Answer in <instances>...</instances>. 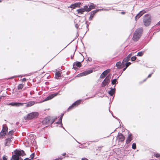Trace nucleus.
I'll use <instances>...</instances> for the list:
<instances>
[{
	"instance_id": "1",
	"label": "nucleus",
	"mask_w": 160,
	"mask_h": 160,
	"mask_svg": "<svg viewBox=\"0 0 160 160\" xmlns=\"http://www.w3.org/2000/svg\"><path fill=\"white\" fill-rule=\"evenodd\" d=\"M142 31V28H139L135 32L132 38L133 40L134 41H137L138 40L141 36Z\"/></svg>"
},
{
	"instance_id": "2",
	"label": "nucleus",
	"mask_w": 160,
	"mask_h": 160,
	"mask_svg": "<svg viewBox=\"0 0 160 160\" xmlns=\"http://www.w3.org/2000/svg\"><path fill=\"white\" fill-rule=\"evenodd\" d=\"M151 22V16L149 15H146L144 16L143 23L145 26H149Z\"/></svg>"
},
{
	"instance_id": "3",
	"label": "nucleus",
	"mask_w": 160,
	"mask_h": 160,
	"mask_svg": "<svg viewBox=\"0 0 160 160\" xmlns=\"http://www.w3.org/2000/svg\"><path fill=\"white\" fill-rule=\"evenodd\" d=\"M38 116V113L37 112H32L28 115L27 118L28 119H31L37 117Z\"/></svg>"
},
{
	"instance_id": "4",
	"label": "nucleus",
	"mask_w": 160,
	"mask_h": 160,
	"mask_svg": "<svg viewBox=\"0 0 160 160\" xmlns=\"http://www.w3.org/2000/svg\"><path fill=\"white\" fill-rule=\"evenodd\" d=\"M8 128L6 127H3L0 133V138H2L4 136L8 131Z\"/></svg>"
},
{
	"instance_id": "5",
	"label": "nucleus",
	"mask_w": 160,
	"mask_h": 160,
	"mask_svg": "<svg viewBox=\"0 0 160 160\" xmlns=\"http://www.w3.org/2000/svg\"><path fill=\"white\" fill-rule=\"evenodd\" d=\"M81 102V100H79L75 102H74L72 105L70 106L68 108V110L69 111L71 110L72 108L74 107L78 106L79 105Z\"/></svg>"
},
{
	"instance_id": "6",
	"label": "nucleus",
	"mask_w": 160,
	"mask_h": 160,
	"mask_svg": "<svg viewBox=\"0 0 160 160\" xmlns=\"http://www.w3.org/2000/svg\"><path fill=\"white\" fill-rule=\"evenodd\" d=\"M93 72L92 70H88L85 71L78 75V77H82L89 74Z\"/></svg>"
},
{
	"instance_id": "7",
	"label": "nucleus",
	"mask_w": 160,
	"mask_h": 160,
	"mask_svg": "<svg viewBox=\"0 0 160 160\" xmlns=\"http://www.w3.org/2000/svg\"><path fill=\"white\" fill-rule=\"evenodd\" d=\"M24 103H20V102H9L7 104V105H11L12 106H20L23 105Z\"/></svg>"
},
{
	"instance_id": "8",
	"label": "nucleus",
	"mask_w": 160,
	"mask_h": 160,
	"mask_svg": "<svg viewBox=\"0 0 160 160\" xmlns=\"http://www.w3.org/2000/svg\"><path fill=\"white\" fill-rule=\"evenodd\" d=\"M58 94V93H53L51 94V95H49V96H48V97H47L44 100V101H46L47 100H50L54 97H55Z\"/></svg>"
},
{
	"instance_id": "9",
	"label": "nucleus",
	"mask_w": 160,
	"mask_h": 160,
	"mask_svg": "<svg viewBox=\"0 0 160 160\" xmlns=\"http://www.w3.org/2000/svg\"><path fill=\"white\" fill-rule=\"evenodd\" d=\"M12 138V137H10L6 139L5 142V146H9L10 145Z\"/></svg>"
},
{
	"instance_id": "10",
	"label": "nucleus",
	"mask_w": 160,
	"mask_h": 160,
	"mask_svg": "<svg viewBox=\"0 0 160 160\" xmlns=\"http://www.w3.org/2000/svg\"><path fill=\"white\" fill-rule=\"evenodd\" d=\"M134 54L133 52H132L131 53L129 54L126 58H124L122 61V63L124 65V62H127L128 61L130 60V58L131 56Z\"/></svg>"
},
{
	"instance_id": "11",
	"label": "nucleus",
	"mask_w": 160,
	"mask_h": 160,
	"mask_svg": "<svg viewBox=\"0 0 160 160\" xmlns=\"http://www.w3.org/2000/svg\"><path fill=\"white\" fill-rule=\"evenodd\" d=\"M117 139L118 142H123L124 140V137L121 133L119 134L117 136Z\"/></svg>"
},
{
	"instance_id": "12",
	"label": "nucleus",
	"mask_w": 160,
	"mask_h": 160,
	"mask_svg": "<svg viewBox=\"0 0 160 160\" xmlns=\"http://www.w3.org/2000/svg\"><path fill=\"white\" fill-rule=\"evenodd\" d=\"M110 70L108 69L104 71L101 75L100 77L101 78H104L110 72Z\"/></svg>"
},
{
	"instance_id": "13",
	"label": "nucleus",
	"mask_w": 160,
	"mask_h": 160,
	"mask_svg": "<svg viewBox=\"0 0 160 160\" xmlns=\"http://www.w3.org/2000/svg\"><path fill=\"white\" fill-rule=\"evenodd\" d=\"M15 154L18 156L19 157L20 156H23L25 155V153L23 150H17L15 152Z\"/></svg>"
},
{
	"instance_id": "14",
	"label": "nucleus",
	"mask_w": 160,
	"mask_h": 160,
	"mask_svg": "<svg viewBox=\"0 0 160 160\" xmlns=\"http://www.w3.org/2000/svg\"><path fill=\"white\" fill-rule=\"evenodd\" d=\"M80 4L81 3L79 2L75 3L74 4L71 5L70 7L71 8H72L73 9L75 8L76 7H80Z\"/></svg>"
},
{
	"instance_id": "15",
	"label": "nucleus",
	"mask_w": 160,
	"mask_h": 160,
	"mask_svg": "<svg viewBox=\"0 0 160 160\" xmlns=\"http://www.w3.org/2000/svg\"><path fill=\"white\" fill-rule=\"evenodd\" d=\"M97 12V11H93L91 12V15L89 18V20H92L94 16V14Z\"/></svg>"
},
{
	"instance_id": "16",
	"label": "nucleus",
	"mask_w": 160,
	"mask_h": 160,
	"mask_svg": "<svg viewBox=\"0 0 160 160\" xmlns=\"http://www.w3.org/2000/svg\"><path fill=\"white\" fill-rule=\"evenodd\" d=\"M50 122V120L48 118H45L42 121L43 124H48Z\"/></svg>"
},
{
	"instance_id": "17",
	"label": "nucleus",
	"mask_w": 160,
	"mask_h": 160,
	"mask_svg": "<svg viewBox=\"0 0 160 160\" xmlns=\"http://www.w3.org/2000/svg\"><path fill=\"white\" fill-rule=\"evenodd\" d=\"M80 20L78 19H76L74 20V23H76L75 27L77 28H78L79 25V24L78 23L80 22Z\"/></svg>"
},
{
	"instance_id": "18",
	"label": "nucleus",
	"mask_w": 160,
	"mask_h": 160,
	"mask_svg": "<svg viewBox=\"0 0 160 160\" xmlns=\"http://www.w3.org/2000/svg\"><path fill=\"white\" fill-rule=\"evenodd\" d=\"M26 106L27 107H29L31 106H32L33 105L35 104V102L33 101H31L28 102V103H26Z\"/></svg>"
},
{
	"instance_id": "19",
	"label": "nucleus",
	"mask_w": 160,
	"mask_h": 160,
	"mask_svg": "<svg viewBox=\"0 0 160 160\" xmlns=\"http://www.w3.org/2000/svg\"><path fill=\"white\" fill-rule=\"evenodd\" d=\"M109 82L106 81L104 80L102 82L101 85L102 87H105L106 85H108Z\"/></svg>"
},
{
	"instance_id": "20",
	"label": "nucleus",
	"mask_w": 160,
	"mask_h": 160,
	"mask_svg": "<svg viewBox=\"0 0 160 160\" xmlns=\"http://www.w3.org/2000/svg\"><path fill=\"white\" fill-rule=\"evenodd\" d=\"M115 93V89L111 88L110 91L108 92V93L111 96H112Z\"/></svg>"
},
{
	"instance_id": "21",
	"label": "nucleus",
	"mask_w": 160,
	"mask_h": 160,
	"mask_svg": "<svg viewBox=\"0 0 160 160\" xmlns=\"http://www.w3.org/2000/svg\"><path fill=\"white\" fill-rule=\"evenodd\" d=\"M77 11L78 13H80L81 14H82L84 12H85L83 8L77 9Z\"/></svg>"
},
{
	"instance_id": "22",
	"label": "nucleus",
	"mask_w": 160,
	"mask_h": 160,
	"mask_svg": "<svg viewBox=\"0 0 160 160\" xmlns=\"http://www.w3.org/2000/svg\"><path fill=\"white\" fill-rule=\"evenodd\" d=\"M132 139L131 138V135H129L128 137L127 138V139L126 140V142L127 143H129L132 140Z\"/></svg>"
},
{
	"instance_id": "23",
	"label": "nucleus",
	"mask_w": 160,
	"mask_h": 160,
	"mask_svg": "<svg viewBox=\"0 0 160 160\" xmlns=\"http://www.w3.org/2000/svg\"><path fill=\"white\" fill-rule=\"evenodd\" d=\"M83 8L85 12H89L90 11V9L89 8V7L88 6H84L83 7Z\"/></svg>"
},
{
	"instance_id": "24",
	"label": "nucleus",
	"mask_w": 160,
	"mask_h": 160,
	"mask_svg": "<svg viewBox=\"0 0 160 160\" xmlns=\"http://www.w3.org/2000/svg\"><path fill=\"white\" fill-rule=\"evenodd\" d=\"M122 64L120 62H118L116 63V66L118 68H121Z\"/></svg>"
},
{
	"instance_id": "25",
	"label": "nucleus",
	"mask_w": 160,
	"mask_h": 160,
	"mask_svg": "<svg viewBox=\"0 0 160 160\" xmlns=\"http://www.w3.org/2000/svg\"><path fill=\"white\" fill-rule=\"evenodd\" d=\"M111 75L110 74H109L105 78V79L104 80L105 81H107L108 82H110V79H111Z\"/></svg>"
},
{
	"instance_id": "26",
	"label": "nucleus",
	"mask_w": 160,
	"mask_h": 160,
	"mask_svg": "<svg viewBox=\"0 0 160 160\" xmlns=\"http://www.w3.org/2000/svg\"><path fill=\"white\" fill-rule=\"evenodd\" d=\"M61 77V73L60 72H56L55 74V77L57 79H58L59 77Z\"/></svg>"
},
{
	"instance_id": "27",
	"label": "nucleus",
	"mask_w": 160,
	"mask_h": 160,
	"mask_svg": "<svg viewBox=\"0 0 160 160\" xmlns=\"http://www.w3.org/2000/svg\"><path fill=\"white\" fill-rule=\"evenodd\" d=\"M12 158L14 160H19V158L18 156L15 154L12 155Z\"/></svg>"
},
{
	"instance_id": "28",
	"label": "nucleus",
	"mask_w": 160,
	"mask_h": 160,
	"mask_svg": "<svg viewBox=\"0 0 160 160\" xmlns=\"http://www.w3.org/2000/svg\"><path fill=\"white\" fill-rule=\"evenodd\" d=\"M63 115V114H62V115L61 116V117L59 119V121L60 123H61V127H62L63 129H65L63 127L62 124V119Z\"/></svg>"
},
{
	"instance_id": "29",
	"label": "nucleus",
	"mask_w": 160,
	"mask_h": 160,
	"mask_svg": "<svg viewBox=\"0 0 160 160\" xmlns=\"http://www.w3.org/2000/svg\"><path fill=\"white\" fill-rule=\"evenodd\" d=\"M89 9H90V11H91L92 9H94V8H95V7H96V5H94L93 4H92L90 5L89 6Z\"/></svg>"
},
{
	"instance_id": "30",
	"label": "nucleus",
	"mask_w": 160,
	"mask_h": 160,
	"mask_svg": "<svg viewBox=\"0 0 160 160\" xmlns=\"http://www.w3.org/2000/svg\"><path fill=\"white\" fill-rule=\"evenodd\" d=\"M75 65H76L78 67H80L81 66V64L80 62H76L74 64V66Z\"/></svg>"
},
{
	"instance_id": "31",
	"label": "nucleus",
	"mask_w": 160,
	"mask_h": 160,
	"mask_svg": "<svg viewBox=\"0 0 160 160\" xmlns=\"http://www.w3.org/2000/svg\"><path fill=\"white\" fill-rule=\"evenodd\" d=\"M23 87V85L22 84H19L18 86V90H21Z\"/></svg>"
},
{
	"instance_id": "32",
	"label": "nucleus",
	"mask_w": 160,
	"mask_h": 160,
	"mask_svg": "<svg viewBox=\"0 0 160 160\" xmlns=\"http://www.w3.org/2000/svg\"><path fill=\"white\" fill-rule=\"evenodd\" d=\"M143 54V52H139L137 55V56H142V55Z\"/></svg>"
},
{
	"instance_id": "33",
	"label": "nucleus",
	"mask_w": 160,
	"mask_h": 160,
	"mask_svg": "<svg viewBox=\"0 0 160 160\" xmlns=\"http://www.w3.org/2000/svg\"><path fill=\"white\" fill-rule=\"evenodd\" d=\"M126 62V63L125 64H124V63L123 65H125L126 68H127L131 64V63L130 62Z\"/></svg>"
},
{
	"instance_id": "34",
	"label": "nucleus",
	"mask_w": 160,
	"mask_h": 160,
	"mask_svg": "<svg viewBox=\"0 0 160 160\" xmlns=\"http://www.w3.org/2000/svg\"><path fill=\"white\" fill-rule=\"evenodd\" d=\"M141 16L139 14V13L137 15V16H136L135 17V19L136 20L137 19L139 18Z\"/></svg>"
},
{
	"instance_id": "35",
	"label": "nucleus",
	"mask_w": 160,
	"mask_h": 160,
	"mask_svg": "<svg viewBox=\"0 0 160 160\" xmlns=\"http://www.w3.org/2000/svg\"><path fill=\"white\" fill-rule=\"evenodd\" d=\"M13 133V131H10L9 132L8 135H9V137H11V136L12 135Z\"/></svg>"
},
{
	"instance_id": "36",
	"label": "nucleus",
	"mask_w": 160,
	"mask_h": 160,
	"mask_svg": "<svg viewBox=\"0 0 160 160\" xmlns=\"http://www.w3.org/2000/svg\"><path fill=\"white\" fill-rule=\"evenodd\" d=\"M132 148L134 149H135L136 148V144L135 143H134L132 144Z\"/></svg>"
},
{
	"instance_id": "37",
	"label": "nucleus",
	"mask_w": 160,
	"mask_h": 160,
	"mask_svg": "<svg viewBox=\"0 0 160 160\" xmlns=\"http://www.w3.org/2000/svg\"><path fill=\"white\" fill-rule=\"evenodd\" d=\"M145 12L144 10H142V11H140L139 14L141 16L144 13H145Z\"/></svg>"
},
{
	"instance_id": "38",
	"label": "nucleus",
	"mask_w": 160,
	"mask_h": 160,
	"mask_svg": "<svg viewBox=\"0 0 160 160\" xmlns=\"http://www.w3.org/2000/svg\"><path fill=\"white\" fill-rule=\"evenodd\" d=\"M117 82V79H115L112 80V84H114L116 83Z\"/></svg>"
},
{
	"instance_id": "39",
	"label": "nucleus",
	"mask_w": 160,
	"mask_h": 160,
	"mask_svg": "<svg viewBox=\"0 0 160 160\" xmlns=\"http://www.w3.org/2000/svg\"><path fill=\"white\" fill-rule=\"evenodd\" d=\"M34 155L35 154L34 153H32L31 155L30 158H31V159H33L34 157Z\"/></svg>"
},
{
	"instance_id": "40",
	"label": "nucleus",
	"mask_w": 160,
	"mask_h": 160,
	"mask_svg": "<svg viewBox=\"0 0 160 160\" xmlns=\"http://www.w3.org/2000/svg\"><path fill=\"white\" fill-rule=\"evenodd\" d=\"M136 58L135 56L132 57L131 58V60L132 61H134L136 59Z\"/></svg>"
},
{
	"instance_id": "41",
	"label": "nucleus",
	"mask_w": 160,
	"mask_h": 160,
	"mask_svg": "<svg viewBox=\"0 0 160 160\" xmlns=\"http://www.w3.org/2000/svg\"><path fill=\"white\" fill-rule=\"evenodd\" d=\"M18 77V76H13V77H10V78H8V79H11L13 78H15L17 77Z\"/></svg>"
},
{
	"instance_id": "42",
	"label": "nucleus",
	"mask_w": 160,
	"mask_h": 160,
	"mask_svg": "<svg viewBox=\"0 0 160 160\" xmlns=\"http://www.w3.org/2000/svg\"><path fill=\"white\" fill-rule=\"evenodd\" d=\"M27 79L25 78H24L22 79V82H25L26 81Z\"/></svg>"
},
{
	"instance_id": "43",
	"label": "nucleus",
	"mask_w": 160,
	"mask_h": 160,
	"mask_svg": "<svg viewBox=\"0 0 160 160\" xmlns=\"http://www.w3.org/2000/svg\"><path fill=\"white\" fill-rule=\"evenodd\" d=\"M103 9H104V8H102L101 9H97V10H95L96 11H97V12L98 11H103Z\"/></svg>"
},
{
	"instance_id": "44",
	"label": "nucleus",
	"mask_w": 160,
	"mask_h": 160,
	"mask_svg": "<svg viewBox=\"0 0 160 160\" xmlns=\"http://www.w3.org/2000/svg\"><path fill=\"white\" fill-rule=\"evenodd\" d=\"M156 157H160V155L159 154H156Z\"/></svg>"
},
{
	"instance_id": "45",
	"label": "nucleus",
	"mask_w": 160,
	"mask_h": 160,
	"mask_svg": "<svg viewBox=\"0 0 160 160\" xmlns=\"http://www.w3.org/2000/svg\"><path fill=\"white\" fill-rule=\"evenodd\" d=\"M81 160H88L87 158H84L82 159Z\"/></svg>"
},
{
	"instance_id": "46",
	"label": "nucleus",
	"mask_w": 160,
	"mask_h": 160,
	"mask_svg": "<svg viewBox=\"0 0 160 160\" xmlns=\"http://www.w3.org/2000/svg\"><path fill=\"white\" fill-rule=\"evenodd\" d=\"M55 120V119L52 120V121H50V123H52L54 122Z\"/></svg>"
},
{
	"instance_id": "47",
	"label": "nucleus",
	"mask_w": 160,
	"mask_h": 160,
	"mask_svg": "<svg viewBox=\"0 0 160 160\" xmlns=\"http://www.w3.org/2000/svg\"><path fill=\"white\" fill-rule=\"evenodd\" d=\"M3 160H7V158L5 156H4L3 157Z\"/></svg>"
},
{
	"instance_id": "48",
	"label": "nucleus",
	"mask_w": 160,
	"mask_h": 160,
	"mask_svg": "<svg viewBox=\"0 0 160 160\" xmlns=\"http://www.w3.org/2000/svg\"><path fill=\"white\" fill-rule=\"evenodd\" d=\"M152 73H153L149 74L148 77V78H150L151 77V76Z\"/></svg>"
},
{
	"instance_id": "49",
	"label": "nucleus",
	"mask_w": 160,
	"mask_h": 160,
	"mask_svg": "<svg viewBox=\"0 0 160 160\" xmlns=\"http://www.w3.org/2000/svg\"><path fill=\"white\" fill-rule=\"evenodd\" d=\"M24 160H31V159H29L28 158H25Z\"/></svg>"
},
{
	"instance_id": "50",
	"label": "nucleus",
	"mask_w": 160,
	"mask_h": 160,
	"mask_svg": "<svg viewBox=\"0 0 160 160\" xmlns=\"http://www.w3.org/2000/svg\"><path fill=\"white\" fill-rule=\"evenodd\" d=\"M58 159L59 160L60 159V160H62V158L61 157Z\"/></svg>"
},
{
	"instance_id": "51",
	"label": "nucleus",
	"mask_w": 160,
	"mask_h": 160,
	"mask_svg": "<svg viewBox=\"0 0 160 160\" xmlns=\"http://www.w3.org/2000/svg\"><path fill=\"white\" fill-rule=\"evenodd\" d=\"M3 96H0V101H1V100L2 99Z\"/></svg>"
},
{
	"instance_id": "52",
	"label": "nucleus",
	"mask_w": 160,
	"mask_h": 160,
	"mask_svg": "<svg viewBox=\"0 0 160 160\" xmlns=\"http://www.w3.org/2000/svg\"><path fill=\"white\" fill-rule=\"evenodd\" d=\"M66 155V153H62V155L63 156H65Z\"/></svg>"
},
{
	"instance_id": "53",
	"label": "nucleus",
	"mask_w": 160,
	"mask_h": 160,
	"mask_svg": "<svg viewBox=\"0 0 160 160\" xmlns=\"http://www.w3.org/2000/svg\"><path fill=\"white\" fill-rule=\"evenodd\" d=\"M127 68H126V67L125 68H123V71H124Z\"/></svg>"
},
{
	"instance_id": "54",
	"label": "nucleus",
	"mask_w": 160,
	"mask_h": 160,
	"mask_svg": "<svg viewBox=\"0 0 160 160\" xmlns=\"http://www.w3.org/2000/svg\"><path fill=\"white\" fill-rule=\"evenodd\" d=\"M56 123H57V124H61V123H60V122H59V121L58 122H57Z\"/></svg>"
},
{
	"instance_id": "55",
	"label": "nucleus",
	"mask_w": 160,
	"mask_h": 160,
	"mask_svg": "<svg viewBox=\"0 0 160 160\" xmlns=\"http://www.w3.org/2000/svg\"><path fill=\"white\" fill-rule=\"evenodd\" d=\"M103 10H104V11H108V9L104 8Z\"/></svg>"
},
{
	"instance_id": "56",
	"label": "nucleus",
	"mask_w": 160,
	"mask_h": 160,
	"mask_svg": "<svg viewBox=\"0 0 160 160\" xmlns=\"http://www.w3.org/2000/svg\"><path fill=\"white\" fill-rule=\"evenodd\" d=\"M125 13V12H121V13L122 14H124Z\"/></svg>"
},
{
	"instance_id": "57",
	"label": "nucleus",
	"mask_w": 160,
	"mask_h": 160,
	"mask_svg": "<svg viewBox=\"0 0 160 160\" xmlns=\"http://www.w3.org/2000/svg\"><path fill=\"white\" fill-rule=\"evenodd\" d=\"M158 25H160V21L157 24Z\"/></svg>"
},
{
	"instance_id": "58",
	"label": "nucleus",
	"mask_w": 160,
	"mask_h": 160,
	"mask_svg": "<svg viewBox=\"0 0 160 160\" xmlns=\"http://www.w3.org/2000/svg\"><path fill=\"white\" fill-rule=\"evenodd\" d=\"M59 160V159H58V158H56V159H54V160Z\"/></svg>"
},
{
	"instance_id": "59",
	"label": "nucleus",
	"mask_w": 160,
	"mask_h": 160,
	"mask_svg": "<svg viewBox=\"0 0 160 160\" xmlns=\"http://www.w3.org/2000/svg\"><path fill=\"white\" fill-rule=\"evenodd\" d=\"M91 60H92V59H91V58L90 59V60L89 59V61H91Z\"/></svg>"
},
{
	"instance_id": "60",
	"label": "nucleus",
	"mask_w": 160,
	"mask_h": 160,
	"mask_svg": "<svg viewBox=\"0 0 160 160\" xmlns=\"http://www.w3.org/2000/svg\"><path fill=\"white\" fill-rule=\"evenodd\" d=\"M91 60H92V59H91V58L90 59V60L89 59V61H91Z\"/></svg>"
},
{
	"instance_id": "61",
	"label": "nucleus",
	"mask_w": 160,
	"mask_h": 160,
	"mask_svg": "<svg viewBox=\"0 0 160 160\" xmlns=\"http://www.w3.org/2000/svg\"><path fill=\"white\" fill-rule=\"evenodd\" d=\"M147 79V78H146V79H145V80H144L143 82L145 81Z\"/></svg>"
},
{
	"instance_id": "62",
	"label": "nucleus",
	"mask_w": 160,
	"mask_h": 160,
	"mask_svg": "<svg viewBox=\"0 0 160 160\" xmlns=\"http://www.w3.org/2000/svg\"><path fill=\"white\" fill-rule=\"evenodd\" d=\"M71 58L72 59V56H71Z\"/></svg>"
},
{
	"instance_id": "63",
	"label": "nucleus",
	"mask_w": 160,
	"mask_h": 160,
	"mask_svg": "<svg viewBox=\"0 0 160 160\" xmlns=\"http://www.w3.org/2000/svg\"><path fill=\"white\" fill-rule=\"evenodd\" d=\"M160 31V28L159 29V30H158V31Z\"/></svg>"
},
{
	"instance_id": "64",
	"label": "nucleus",
	"mask_w": 160,
	"mask_h": 160,
	"mask_svg": "<svg viewBox=\"0 0 160 160\" xmlns=\"http://www.w3.org/2000/svg\"><path fill=\"white\" fill-rule=\"evenodd\" d=\"M2 1L1 0H0V2H1Z\"/></svg>"
}]
</instances>
